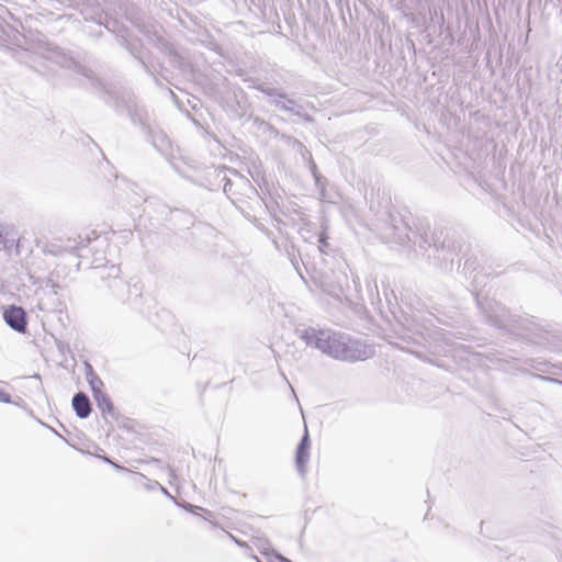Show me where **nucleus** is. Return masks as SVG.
<instances>
[{
  "label": "nucleus",
  "mask_w": 562,
  "mask_h": 562,
  "mask_svg": "<svg viewBox=\"0 0 562 562\" xmlns=\"http://www.w3.org/2000/svg\"><path fill=\"white\" fill-rule=\"evenodd\" d=\"M316 347L323 352L334 358H346L348 353L347 345L336 334L322 330L316 337Z\"/></svg>",
  "instance_id": "1"
},
{
  "label": "nucleus",
  "mask_w": 562,
  "mask_h": 562,
  "mask_svg": "<svg viewBox=\"0 0 562 562\" xmlns=\"http://www.w3.org/2000/svg\"><path fill=\"white\" fill-rule=\"evenodd\" d=\"M3 318L5 323L19 333H25L26 330V313L25 311L15 305H11L3 312Z\"/></svg>",
  "instance_id": "2"
},
{
  "label": "nucleus",
  "mask_w": 562,
  "mask_h": 562,
  "mask_svg": "<svg viewBox=\"0 0 562 562\" xmlns=\"http://www.w3.org/2000/svg\"><path fill=\"white\" fill-rule=\"evenodd\" d=\"M308 449H310V441H308V435L305 432L304 437L302 438L297 449H296V467L297 470L301 473H305L306 470V463L308 460Z\"/></svg>",
  "instance_id": "3"
},
{
  "label": "nucleus",
  "mask_w": 562,
  "mask_h": 562,
  "mask_svg": "<svg viewBox=\"0 0 562 562\" xmlns=\"http://www.w3.org/2000/svg\"><path fill=\"white\" fill-rule=\"evenodd\" d=\"M72 407L80 418H86L91 412L89 398L83 393H78L72 398Z\"/></svg>",
  "instance_id": "4"
},
{
  "label": "nucleus",
  "mask_w": 562,
  "mask_h": 562,
  "mask_svg": "<svg viewBox=\"0 0 562 562\" xmlns=\"http://www.w3.org/2000/svg\"><path fill=\"white\" fill-rule=\"evenodd\" d=\"M18 240V233L12 226L0 225V241L9 247Z\"/></svg>",
  "instance_id": "5"
},
{
  "label": "nucleus",
  "mask_w": 562,
  "mask_h": 562,
  "mask_svg": "<svg viewBox=\"0 0 562 562\" xmlns=\"http://www.w3.org/2000/svg\"><path fill=\"white\" fill-rule=\"evenodd\" d=\"M93 390H94V398L98 402V405L102 409V412L103 413L104 412L113 413L114 406H113L112 402L103 393H101L100 390H97L94 386H93Z\"/></svg>",
  "instance_id": "6"
},
{
  "label": "nucleus",
  "mask_w": 562,
  "mask_h": 562,
  "mask_svg": "<svg viewBox=\"0 0 562 562\" xmlns=\"http://www.w3.org/2000/svg\"><path fill=\"white\" fill-rule=\"evenodd\" d=\"M0 402L2 403H10L11 402V396L4 392V391H0Z\"/></svg>",
  "instance_id": "7"
}]
</instances>
